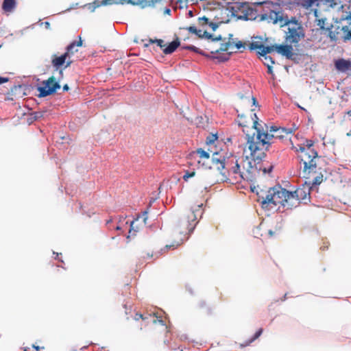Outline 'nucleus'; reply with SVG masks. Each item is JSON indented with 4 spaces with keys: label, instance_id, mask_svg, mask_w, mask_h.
Here are the masks:
<instances>
[{
    "label": "nucleus",
    "instance_id": "f257e3e1",
    "mask_svg": "<svg viewBox=\"0 0 351 351\" xmlns=\"http://www.w3.org/2000/svg\"><path fill=\"white\" fill-rule=\"evenodd\" d=\"M298 130L295 125L291 128H278L271 126L269 129L267 128L259 130L258 134H247L246 145L250 151V156L254 161L261 160L266 156V152L274 143L272 140L279 139L281 141L289 139L290 143H293L291 136Z\"/></svg>",
    "mask_w": 351,
    "mask_h": 351
},
{
    "label": "nucleus",
    "instance_id": "f03ea898",
    "mask_svg": "<svg viewBox=\"0 0 351 351\" xmlns=\"http://www.w3.org/2000/svg\"><path fill=\"white\" fill-rule=\"evenodd\" d=\"M261 20L267 21L273 24L279 23L280 27H287L285 40L287 43L296 45L305 36L302 25L295 17L289 19L284 16L280 12L270 10L268 13L261 14Z\"/></svg>",
    "mask_w": 351,
    "mask_h": 351
},
{
    "label": "nucleus",
    "instance_id": "7ed1b4c3",
    "mask_svg": "<svg viewBox=\"0 0 351 351\" xmlns=\"http://www.w3.org/2000/svg\"><path fill=\"white\" fill-rule=\"evenodd\" d=\"M257 104V101L254 97H243L241 96L236 104V110L238 112L237 122L240 127L243 128V132L247 135L250 134L248 129L254 130L252 134H258V130L263 129V126L258 123V117L256 114L254 112V110L252 109L250 111H247L245 113H239L244 109H248L252 106ZM247 139V137L245 138Z\"/></svg>",
    "mask_w": 351,
    "mask_h": 351
},
{
    "label": "nucleus",
    "instance_id": "20e7f679",
    "mask_svg": "<svg viewBox=\"0 0 351 351\" xmlns=\"http://www.w3.org/2000/svg\"><path fill=\"white\" fill-rule=\"evenodd\" d=\"M291 148L298 153V157L300 163L304 165V177L309 176L311 173H315L317 169V160L319 158L317 151L313 148V141L306 140L302 145H294L291 143Z\"/></svg>",
    "mask_w": 351,
    "mask_h": 351
},
{
    "label": "nucleus",
    "instance_id": "39448f33",
    "mask_svg": "<svg viewBox=\"0 0 351 351\" xmlns=\"http://www.w3.org/2000/svg\"><path fill=\"white\" fill-rule=\"evenodd\" d=\"M261 199L263 205H282L286 209L297 207L298 203L297 199L293 197L292 192L288 191L280 186L270 188L265 197L259 196V200Z\"/></svg>",
    "mask_w": 351,
    "mask_h": 351
},
{
    "label": "nucleus",
    "instance_id": "423d86ee",
    "mask_svg": "<svg viewBox=\"0 0 351 351\" xmlns=\"http://www.w3.org/2000/svg\"><path fill=\"white\" fill-rule=\"evenodd\" d=\"M215 169L218 170L226 180H233L238 175L237 170H239V159L237 156L230 154L228 156H221L219 154V158L215 159Z\"/></svg>",
    "mask_w": 351,
    "mask_h": 351
},
{
    "label": "nucleus",
    "instance_id": "0eeeda50",
    "mask_svg": "<svg viewBox=\"0 0 351 351\" xmlns=\"http://www.w3.org/2000/svg\"><path fill=\"white\" fill-rule=\"evenodd\" d=\"M342 20L346 22V24H342V22H340L332 26L330 36L332 40H347L351 39V27H350L351 25V13Z\"/></svg>",
    "mask_w": 351,
    "mask_h": 351
},
{
    "label": "nucleus",
    "instance_id": "6e6552de",
    "mask_svg": "<svg viewBox=\"0 0 351 351\" xmlns=\"http://www.w3.org/2000/svg\"><path fill=\"white\" fill-rule=\"evenodd\" d=\"M232 15L238 19L245 21L255 20L257 16V11L247 3L235 2L231 7Z\"/></svg>",
    "mask_w": 351,
    "mask_h": 351
},
{
    "label": "nucleus",
    "instance_id": "1a4fd4ad",
    "mask_svg": "<svg viewBox=\"0 0 351 351\" xmlns=\"http://www.w3.org/2000/svg\"><path fill=\"white\" fill-rule=\"evenodd\" d=\"M238 175L235 177L234 182H240L242 180L253 182L256 180L257 168L252 165V162L246 157L239 162V170H237Z\"/></svg>",
    "mask_w": 351,
    "mask_h": 351
},
{
    "label": "nucleus",
    "instance_id": "9d476101",
    "mask_svg": "<svg viewBox=\"0 0 351 351\" xmlns=\"http://www.w3.org/2000/svg\"><path fill=\"white\" fill-rule=\"evenodd\" d=\"M82 45V40H81V37H80V40L78 41L72 42L67 47L66 51L62 54L60 56H57L56 55H53L51 59V63L53 66L57 69L62 66L64 63H66L65 67L69 66L73 62V60L71 59L70 53H72V48L73 47H81Z\"/></svg>",
    "mask_w": 351,
    "mask_h": 351
},
{
    "label": "nucleus",
    "instance_id": "9b49d317",
    "mask_svg": "<svg viewBox=\"0 0 351 351\" xmlns=\"http://www.w3.org/2000/svg\"><path fill=\"white\" fill-rule=\"evenodd\" d=\"M193 156L197 160L199 167L207 169H211L212 165L215 167V159L219 158V153H214L210 157L209 153L199 148L193 152Z\"/></svg>",
    "mask_w": 351,
    "mask_h": 351
},
{
    "label": "nucleus",
    "instance_id": "f8f14e48",
    "mask_svg": "<svg viewBox=\"0 0 351 351\" xmlns=\"http://www.w3.org/2000/svg\"><path fill=\"white\" fill-rule=\"evenodd\" d=\"M60 86L53 76L50 77L48 80L42 82L41 85L38 87L40 97H46L54 93Z\"/></svg>",
    "mask_w": 351,
    "mask_h": 351
},
{
    "label": "nucleus",
    "instance_id": "ddd939ff",
    "mask_svg": "<svg viewBox=\"0 0 351 351\" xmlns=\"http://www.w3.org/2000/svg\"><path fill=\"white\" fill-rule=\"evenodd\" d=\"M197 211L200 213L199 209H197ZM195 212L196 210L195 211L193 209L187 210L180 218V225L186 226V229L189 232L192 231L197 223V217Z\"/></svg>",
    "mask_w": 351,
    "mask_h": 351
},
{
    "label": "nucleus",
    "instance_id": "4468645a",
    "mask_svg": "<svg viewBox=\"0 0 351 351\" xmlns=\"http://www.w3.org/2000/svg\"><path fill=\"white\" fill-rule=\"evenodd\" d=\"M291 45H270L273 51H276L278 53L285 56L287 59H293L295 53H293V47Z\"/></svg>",
    "mask_w": 351,
    "mask_h": 351
},
{
    "label": "nucleus",
    "instance_id": "2eb2a0df",
    "mask_svg": "<svg viewBox=\"0 0 351 351\" xmlns=\"http://www.w3.org/2000/svg\"><path fill=\"white\" fill-rule=\"evenodd\" d=\"M158 0H117L118 4H131L132 5H138L141 8L152 7L157 3Z\"/></svg>",
    "mask_w": 351,
    "mask_h": 351
},
{
    "label": "nucleus",
    "instance_id": "dca6fc26",
    "mask_svg": "<svg viewBox=\"0 0 351 351\" xmlns=\"http://www.w3.org/2000/svg\"><path fill=\"white\" fill-rule=\"evenodd\" d=\"M190 33L196 34L199 38H206L211 39L213 41H218L221 40V36L213 38V35L208 33L206 30L202 31V29H197L195 26H190L186 28Z\"/></svg>",
    "mask_w": 351,
    "mask_h": 351
},
{
    "label": "nucleus",
    "instance_id": "f3484780",
    "mask_svg": "<svg viewBox=\"0 0 351 351\" xmlns=\"http://www.w3.org/2000/svg\"><path fill=\"white\" fill-rule=\"evenodd\" d=\"M250 49L251 50L258 49V53L260 56H264L272 52V49L270 46H265L258 42H252L250 44Z\"/></svg>",
    "mask_w": 351,
    "mask_h": 351
},
{
    "label": "nucleus",
    "instance_id": "a211bd4d",
    "mask_svg": "<svg viewBox=\"0 0 351 351\" xmlns=\"http://www.w3.org/2000/svg\"><path fill=\"white\" fill-rule=\"evenodd\" d=\"M230 37L227 42L222 43L219 49L215 50L210 51L211 53H217L219 51H228L229 50H234V39L232 38V35H230Z\"/></svg>",
    "mask_w": 351,
    "mask_h": 351
},
{
    "label": "nucleus",
    "instance_id": "6ab92c4d",
    "mask_svg": "<svg viewBox=\"0 0 351 351\" xmlns=\"http://www.w3.org/2000/svg\"><path fill=\"white\" fill-rule=\"evenodd\" d=\"M335 67L338 71L346 72L351 68V62L349 60L339 59L335 62Z\"/></svg>",
    "mask_w": 351,
    "mask_h": 351
},
{
    "label": "nucleus",
    "instance_id": "aec40b11",
    "mask_svg": "<svg viewBox=\"0 0 351 351\" xmlns=\"http://www.w3.org/2000/svg\"><path fill=\"white\" fill-rule=\"evenodd\" d=\"M292 195L295 199H297V206L300 204V201L301 199H307L308 196H309V192L306 193L304 189H298L294 192H292Z\"/></svg>",
    "mask_w": 351,
    "mask_h": 351
},
{
    "label": "nucleus",
    "instance_id": "412c9836",
    "mask_svg": "<svg viewBox=\"0 0 351 351\" xmlns=\"http://www.w3.org/2000/svg\"><path fill=\"white\" fill-rule=\"evenodd\" d=\"M112 4H118L117 0H102L101 2L99 1H95L93 4H90L88 8L91 10V11H94L96 8L99 7L100 5H112Z\"/></svg>",
    "mask_w": 351,
    "mask_h": 351
},
{
    "label": "nucleus",
    "instance_id": "4be33fe9",
    "mask_svg": "<svg viewBox=\"0 0 351 351\" xmlns=\"http://www.w3.org/2000/svg\"><path fill=\"white\" fill-rule=\"evenodd\" d=\"M180 42L179 38H177L176 40L170 43L167 47L163 49V53L165 54H171L174 52L176 49L180 46Z\"/></svg>",
    "mask_w": 351,
    "mask_h": 351
},
{
    "label": "nucleus",
    "instance_id": "5701e85b",
    "mask_svg": "<svg viewBox=\"0 0 351 351\" xmlns=\"http://www.w3.org/2000/svg\"><path fill=\"white\" fill-rule=\"evenodd\" d=\"M16 5L15 0H3L2 9L5 12H12L15 9Z\"/></svg>",
    "mask_w": 351,
    "mask_h": 351
},
{
    "label": "nucleus",
    "instance_id": "b1692460",
    "mask_svg": "<svg viewBox=\"0 0 351 351\" xmlns=\"http://www.w3.org/2000/svg\"><path fill=\"white\" fill-rule=\"evenodd\" d=\"M156 43L158 46H159L162 50L165 47V45L164 44V40L162 39H149L147 43L144 44L145 47H147L150 44Z\"/></svg>",
    "mask_w": 351,
    "mask_h": 351
},
{
    "label": "nucleus",
    "instance_id": "393cba45",
    "mask_svg": "<svg viewBox=\"0 0 351 351\" xmlns=\"http://www.w3.org/2000/svg\"><path fill=\"white\" fill-rule=\"evenodd\" d=\"M319 1V0H302L300 5L304 8L308 9L312 7L315 2Z\"/></svg>",
    "mask_w": 351,
    "mask_h": 351
},
{
    "label": "nucleus",
    "instance_id": "a878e982",
    "mask_svg": "<svg viewBox=\"0 0 351 351\" xmlns=\"http://www.w3.org/2000/svg\"><path fill=\"white\" fill-rule=\"evenodd\" d=\"M261 56L263 58V62L265 66H272L275 63L273 58L267 54Z\"/></svg>",
    "mask_w": 351,
    "mask_h": 351
},
{
    "label": "nucleus",
    "instance_id": "bb28decb",
    "mask_svg": "<svg viewBox=\"0 0 351 351\" xmlns=\"http://www.w3.org/2000/svg\"><path fill=\"white\" fill-rule=\"evenodd\" d=\"M263 328H259L256 332V333L254 334V335L253 336V337L249 340V341L245 344V346H248L250 345L252 342H253L254 341H255L256 339H258L261 335V334L263 333Z\"/></svg>",
    "mask_w": 351,
    "mask_h": 351
},
{
    "label": "nucleus",
    "instance_id": "cd10ccee",
    "mask_svg": "<svg viewBox=\"0 0 351 351\" xmlns=\"http://www.w3.org/2000/svg\"><path fill=\"white\" fill-rule=\"evenodd\" d=\"M184 49L193 51H194L195 53H199V54H202V55H204V56H208V55L205 54L199 48H197V47H195L193 45H190V46L184 47Z\"/></svg>",
    "mask_w": 351,
    "mask_h": 351
},
{
    "label": "nucleus",
    "instance_id": "c85d7f7f",
    "mask_svg": "<svg viewBox=\"0 0 351 351\" xmlns=\"http://www.w3.org/2000/svg\"><path fill=\"white\" fill-rule=\"evenodd\" d=\"M198 23L200 26H202V27H204L206 25H208L209 24V20L207 17L206 16H203V17H199L198 19Z\"/></svg>",
    "mask_w": 351,
    "mask_h": 351
},
{
    "label": "nucleus",
    "instance_id": "c756f323",
    "mask_svg": "<svg viewBox=\"0 0 351 351\" xmlns=\"http://www.w3.org/2000/svg\"><path fill=\"white\" fill-rule=\"evenodd\" d=\"M195 175V171H186L185 172V173L184 174V176H182V178L184 181H188V180L190 178H193Z\"/></svg>",
    "mask_w": 351,
    "mask_h": 351
},
{
    "label": "nucleus",
    "instance_id": "7c9ffc66",
    "mask_svg": "<svg viewBox=\"0 0 351 351\" xmlns=\"http://www.w3.org/2000/svg\"><path fill=\"white\" fill-rule=\"evenodd\" d=\"M323 181V176L319 173L318 176H317L313 180V182H312V184L313 185H317V184H319L322 182Z\"/></svg>",
    "mask_w": 351,
    "mask_h": 351
},
{
    "label": "nucleus",
    "instance_id": "2f4dec72",
    "mask_svg": "<svg viewBox=\"0 0 351 351\" xmlns=\"http://www.w3.org/2000/svg\"><path fill=\"white\" fill-rule=\"evenodd\" d=\"M134 223H135L134 221H132L130 223V229L129 230V235L128 236V239L130 236H134L136 234V232H137V230H135Z\"/></svg>",
    "mask_w": 351,
    "mask_h": 351
},
{
    "label": "nucleus",
    "instance_id": "473e14b6",
    "mask_svg": "<svg viewBox=\"0 0 351 351\" xmlns=\"http://www.w3.org/2000/svg\"><path fill=\"white\" fill-rule=\"evenodd\" d=\"M181 242H174L173 243L171 244V245H166V246L165 247V249H167V250H174L176 248H177L178 246H180L181 245Z\"/></svg>",
    "mask_w": 351,
    "mask_h": 351
},
{
    "label": "nucleus",
    "instance_id": "72a5a7b5",
    "mask_svg": "<svg viewBox=\"0 0 351 351\" xmlns=\"http://www.w3.org/2000/svg\"><path fill=\"white\" fill-rule=\"evenodd\" d=\"M234 49H240L242 47H244V43L242 42V41H237L235 42L234 40Z\"/></svg>",
    "mask_w": 351,
    "mask_h": 351
},
{
    "label": "nucleus",
    "instance_id": "f704fd0d",
    "mask_svg": "<svg viewBox=\"0 0 351 351\" xmlns=\"http://www.w3.org/2000/svg\"><path fill=\"white\" fill-rule=\"evenodd\" d=\"M217 139V136L216 134H213L210 138H207V142L210 143H212L215 141H216Z\"/></svg>",
    "mask_w": 351,
    "mask_h": 351
},
{
    "label": "nucleus",
    "instance_id": "c9c22d12",
    "mask_svg": "<svg viewBox=\"0 0 351 351\" xmlns=\"http://www.w3.org/2000/svg\"><path fill=\"white\" fill-rule=\"evenodd\" d=\"M35 119H40L43 117L44 112H35L34 113Z\"/></svg>",
    "mask_w": 351,
    "mask_h": 351
},
{
    "label": "nucleus",
    "instance_id": "e433bc0d",
    "mask_svg": "<svg viewBox=\"0 0 351 351\" xmlns=\"http://www.w3.org/2000/svg\"><path fill=\"white\" fill-rule=\"evenodd\" d=\"M208 25L212 28L213 31H215L218 27V25L213 22H209Z\"/></svg>",
    "mask_w": 351,
    "mask_h": 351
},
{
    "label": "nucleus",
    "instance_id": "4c0bfd02",
    "mask_svg": "<svg viewBox=\"0 0 351 351\" xmlns=\"http://www.w3.org/2000/svg\"><path fill=\"white\" fill-rule=\"evenodd\" d=\"M9 81L8 77H0V84L8 82Z\"/></svg>",
    "mask_w": 351,
    "mask_h": 351
},
{
    "label": "nucleus",
    "instance_id": "58836bf2",
    "mask_svg": "<svg viewBox=\"0 0 351 351\" xmlns=\"http://www.w3.org/2000/svg\"><path fill=\"white\" fill-rule=\"evenodd\" d=\"M139 319H144L145 318L143 317V315L141 313H136L135 315V319L136 320H138Z\"/></svg>",
    "mask_w": 351,
    "mask_h": 351
},
{
    "label": "nucleus",
    "instance_id": "ea45409f",
    "mask_svg": "<svg viewBox=\"0 0 351 351\" xmlns=\"http://www.w3.org/2000/svg\"><path fill=\"white\" fill-rule=\"evenodd\" d=\"M147 210L143 213V221H144L145 223H146V220L147 219Z\"/></svg>",
    "mask_w": 351,
    "mask_h": 351
},
{
    "label": "nucleus",
    "instance_id": "a19ab883",
    "mask_svg": "<svg viewBox=\"0 0 351 351\" xmlns=\"http://www.w3.org/2000/svg\"><path fill=\"white\" fill-rule=\"evenodd\" d=\"M267 67L268 73L273 74L272 66H267Z\"/></svg>",
    "mask_w": 351,
    "mask_h": 351
},
{
    "label": "nucleus",
    "instance_id": "79ce46f5",
    "mask_svg": "<svg viewBox=\"0 0 351 351\" xmlns=\"http://www.w3.org/2000/svg\"><path fill=\"white\" fill-rule=\"evenodd\" d=\"M77 47H73L72 48V53H70V56L71 57L72 56V55L74 54L75 52H77L78 51V49L76 48Z\"/></svg>",
    "mask_w": 351,
    "mask_h": 351
},
{
    "label": "nucleus",
    "instance_id": "37998d69",
    "mask_svg": "<svg viewBox=\"0 0 351 351\" xmlns=\"http://www.w3.org/2000/svg\"><path fill=\"white\" fill-rule=\"evenodd\" d=\"M272 168H273V167H272V166H271V167L269 168V169H268V170H267L265 168H264V169H263V173H266L267 172H268V173L271 172V170H272Z\"/></svg>",
    "mask_w": 351,
    "mask_h": 351
},
{
    "label": "nucleus",
    "instance_id": "c03bdc74",
    "mask_svg": "<svg viewBox=\"0 0 351 351\" xmlns=\"http://www.w3.org/2000/svg\"><path fill=\"white\" fill-rule=\"evenodd\" d=\"M44 25H45V27L47 28V29H49L50 28V23L48 22V21H45L44 23Z\"/></svg>",
    "mask_w": 351,
    "mask_h": 351
},
{
    "label": "nucleus",
    "instance_id": "a18cd8bd",
    "mask_svg": "<svg viewBox=\"0 0 351 351\" xmlns=\"http://www.w3.org/2000/svg\"><path fill=\"white\" fill-rule=\"evenodd\" d=\"M268 234H269V237H271L275 234V232L274 231L269 230L268 231Z\"/></svg>",
    "mask_w": 351,
    "mask_h": 351
},
{
    "label": "nucleus",
    "instance_id": "49530a36",
    "mask_svg": "<svg viewBox=\"0 0 351 351\" xmlns=\"http://www.w3.org/2000/svg\"><path fill=\"white\" fill-rule=\"evenodd\" d=\"M69 86H68L67 84H64V85L63 86V90H69Z\"/></svg>",
    "mask_w": 351,
    "mask_h": 351
},
{
    "label": "nucleus",
    "instance_id": "de8ad7c7",
    "mask_svg": "<svg viewBox=\"0 0 351 351\" xmlns=\"http://www.w3.org/2000/svg\"><path fill=\"white\" fill-rule=\"evenodd\" d=\"M188 14L190 17H192L193 16V11L189 10Z\"/></svg>",
    "mask_w": 351,
    "mask_h": 351
},
{
    "label": "nucleus",
    "instance_id": "09e8293b",
    "mask_svg": "<svg viewBox=\"0 0 351 351\" xmlns=\"http://www.w3.org/2000/svg\"><path fill=\"white\" fill-rule=\"evenodd\" d=\"M187 1H188V0H178V3H182L183 2H187Z\"/></svg>",
    "mask_w": 351,
    "mask_h": 351
},
{
    "label": "nucleus",
    "instance_id": "8fccbe9b",
    "mask_svg": "<svg viewBox=\"0 0 351 351\" xmlns=\"http://www.w3.org/2000/svg\"><path fill=\"white\" fill-rule=\"evenodd\" d=\"M33 348H34L36 350H39L40 349L39 346H33Z\"/></svg>",
    "mask_w": 351,
    "mask_h": 351
},
{
    "label": "nucleus",
    "instance_id": "3c124183",
    "mask_svg": "<svg viewBox=\"0 0 351 351\" xmlns=\"http://www.w3.org/2000/svg\"><path fill=\"white\" fill-rule=\"evenodd\" d=\"M347 114L351 116V110L347 112Z\"/></svg>",
    "mask_w": 351,
    "mask_h": 351
},
{
    "label": "nucleus",
    "instance_id": "603ef678",
    "mask_svg": "<svg viewBox=\"0 0 351 351\" xmlns=\"http://www.w3.org/2000/svg\"><path fill=\"white\" fill-rule=\"evenodd\" d=\"M121 229V228L119 226L116 227L117 230H120Z\"/></svg>",
    "mask_w": 351,
    "mask_h": 351
},
{
    "label": "nucleus",
    "instance_id": "864d4df0",
    "mask_svg": "<svg viewBox=\"0 0 351 351\" xmlns=\"http://www.w3.org/2000/svg\"><path fill=\"white\" fill-rule=\"evenodd\" d=\"M347 136H351V130L347 133Z\"/></svg>",
    "mask_w": 351,
    "mask_h": 351
},
{
    "label": "nucleus",
    "instance_id": "5fc2aeb1",
    "mask_svg": "<svg viewBox=\"0 0 351 351\" xmlns=\"http://www.w3.org/2000/svg\"><path fill=\"white\" fill-rule=\"evenodd\" d=\"M162 1V0H158V1H157V3H158V2H160V1ZM177 1L178 2V0H177Z\"/></svg>",
    "mask_w": 351,
    "mask_h": 351
},
{
    "label": "nucleus",
    "instance_id": "6e6d98bb",
    "mask_svg": "<svg viewBox=\"0 0 351 351\" xmlns=\"http://www.w3.org/2000/svg\"><path fill=\"white\" fill-rule=\"evenodd\" d=\"M170 12V10L168 9L167 11V13H169Z\"/></svg>",
    "mask_w": 351,
    "mask_h": 351
},
{
    "label": "nucleus",
    "instance_id": "4d7b16f0",
    "mask_svg": "<svg viewBox=\"0 0 351 351\" xmlns=\"http://www.w3.org/2000/svg\"><path fill=\"white\" fill-rule=\"evenodd\" d=\"M170 12V10L168 9L167 11V13H169Z\"/></svg>",
    "mask_w": 351,
    "mask_h": 351
},
{
    "label": "nucleus",
    "instance_id": "13d9d810",
    "mask_svg": "<svg viewBox=\"0 0 351 351\" xmlns=\"http://www.w3.org/2000/svg\"><path fill=\"white\" fill-rule=\"evenodd\" d=\"M317 14V10H315V14L316 15Z\"/></svg>",
    "mask_w": 351,
    "mask_h": 351
}]
</instances>
